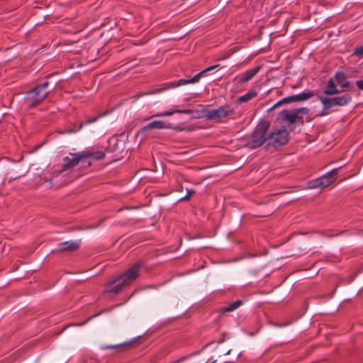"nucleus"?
Here are the masks:
<instances>
[{
    "instance_id": "obj_34",
    "label": "nucleus",
    "mask_w": 363,
    "mask_h": 363,
    "mask_svg": "<svg viewBox=\"0 0 363 363\" xmlns=\"http://www.w3.org/2000/svg\"><path fill=\"white\" fill-rule=\"evenodd\" d=\"M67 159H68V157H65L64 158V160H65V161H66Z\"/></svg>"
},
{
    "instance_id": "obj_27",
    "label": "nucleus",
    "mask_w": 363,
    "mask_h": 363,
    "mask_svg": "<svg viewBox=\"0 0 363 363\" xmlns=\"http://www.w3.org/2000/svg\"><path fill=\"white\" fill-rule=\"evenodd\" d=\"M289 103L288 101V99H287V97H285L284 99H282L281 100L279 101L277 103H276L272 107L271 109H274L276 107H278L284 104H288Z\"/></svg>"
},
{
    "instance_id": "obj_2",
    "label": "nucleus",
    "mask_w": 363,
    "mask_h": 363,
    "mask_svg": "<svg viewBox=\"0 0 363 363\" xmlns=\"http://www.w3.org/2000/svg\"><path fill=\"white\" fill-rule=\"evenodd\" d=\"M142 267L143 264L141 262L135 263L123 274L111 279L108 282V285H113L119 281H122L123 284H125L127 286H130L139 277V272Z\"/></svg>"
},
{
    "instance_id": "obj_14",
    "label": "nucleus",
    "mask_w": 363,
    "mask_h": 363,
    "mask_svg": "<svg viewBox=\"0 0 363 363\" xmlns=\"http://www.w3.org/2000/svg\"><path fill=\"white\" fill-rule=\"evenodd\" d=\"M140 338V336L135 338H133L129 341L124 342L123 343L117 344V345H103L100 347L101 350H108V349H121V350H126L129 346L134 344L138 339Z\"/></svg>"
},
{
    "instance_id": "obj_25",
    "label": "nucleus",
    "mask_w": 363,
    "mask_h": 363,
    "mask_svg": "<svg viewBox=\"0 0 363 363\" xmlns=\"http://www.w3.org/2000/svg\"><path fill=\"white\" fill-rule=\"evenodd\" d=\"M353 54L358 57H362L363 56V45L355 48Z\"/></svg>"
},
{
    "instance_id": "obj_26",
    "label": "nucleus",
    "mask_w": 363,
    "mask_h": 363,
    "mask_svg": "<svg viewBox=\"0 0 363 363\" xmlns=\"http://www.w3.org/2000/svg\"><path fill=\"white\" fill-rule=\"evenodd\" d=\"M289 103L288 101V99H287V97H285L284 99H282L281 100L279 101L277 103H276L272 107L271 109H274L276 107H278L284 104H288Z\"/></svg>"
},
{
    "instance_id": "obj_16",
    "label": "nucleus",
    "mask_w": 363,
    "mask_h": 363,
    "mask_svg": "<svg viewBox=\"0 0 363 363\" xmlns=\"http://www.w3.org/2000/svg\"><path fill=\"white\" fill-rule=\"evenodd\" d=\"M84 49V43L77 40L74 43H71L69 40V53L79 54Z\"/></svg>"
},
{
    "instance_id": "obj_31",
    "label": "nucleus",
    "mask_w": 363,
    "mask_h": 363,
    "mask_svg": "<svg viewBox=\"0 0 363 363\" xmlns=\"http://www.w3.org/2000/svg\"><path fill=\"white\" fill-rule=\"evenodd\" d=\"M60 250H67L68 249V242H64L60 244Z\"/></svg>"
},
{
    "instance_id": "obj_35",
    "label": "nucleus",
    "mask_w": 363,
    "mask_h": 363,
    "mask_svg": "<svg viewBox=\"0 0 363 363\" xmlns=\"http://www.w3.org/2000/svg\"><path fill=\"white\" fill-rule=\"evenodd\" d=\"M37 184L41 183V180L36 182Z\"/></svg>"
},
{
    "instance_id": "obj_15",
    "label": "nucleus",
    "mask_w": 363,
    "mask_h": 363,
    "mask_svg": "<svg viewBox=\"0 0 363 363\" xmlns=\"http://www.w3.org/2000/svg\"><path fill=\"white\" fill-rule=\"evenodd\" d=\"M175 113L191 114L193 113V111L190 110V109H183V110L174 109V110L167 111L160 113H155L153 116H152V117L169 116L173 115Z\"/></svg>"
},
{
    "instance_id": "obj_3",
    "label": "nucleus",
    "mask_w": 363,
    "mask_h": 363,
    "mask_svg": "<svg viewBox=\"0 0 363 363\" xmlns=\"http://www.w3.org/2000/svg\"><path fill=\"white\" fill-rule=\"evenodd\" d=\"M269 124L266 122L259 123L252 134V140L247 145L255 149L262 145L265 142L268 143L269 133Z\"/></svg>"
},
{
    "instance_id": "obj_8",
    "label": "nucleus",
    "mask_w": 363,
    "mask_h": 363,
    "mask_svg": "<svg viewBox=\"0 0 363 363\" xmlns=\"http://www.w3.org/2000/svg\"><path fill=\"white\" fill-rule=\"evenodd\" d=\"M233 113H234V109L229 105H225L221 106L216 109L208 111L205 116L208 120L219 122L223 118Z\"/></svg>"
},
{
    "instance_id": "obj_4",
    "label": "nucleus",
    "mask_w": 363,
    "mask_h": 363,
    "mask_svg": "<svg viewBox=\"0 0 363 363\" xmlns=\"http://www.w3.org/2000/svg\"><path fill=\"white\" fill-rule=\"evenodd\" d=\"M219 67H220V65H218V64L211 66V67L206 68V69L203 70L202 72L198 73L197 74H196L194 77H192L190 79H180L177 82H169V83L164 84L162 86V87L157 89L155 91L150 92L149 94H157V93L162 92L164 90H167L169 89H173V88H175V87H177L179 86L186 85L187 84H191V83L193 84V83L197 82L202 76L206 75L209 72L214 70L215 69H216Z\"/></svg>"
},
{
    "instance_id": "obj_36",
    "label": "nucleus",
    "mask_w": 363,
    "mask_h": 363,
    "mask_svg": "<svg viewBox=\"0 0 363 363\" xmlns=\"http://www.w3.org/2000/svg\"><path fill=\"white\" fill-rule=\"evenodd\" d=\"M216 360H213L212 362L211 363H216Z\"/></svg>"
},
{
    "instance_id": "obj_19",
    "label": "nucleus",
    "mask_w": 363,
    "mask_h": 363,
    "mask_svg": "<svg viewBox=\"0 0 363 363\" xmlns=\"http://www.w3.org/2000/svg\"><path fill=\"white\" fill-rule=\"evenodd\" d=\"M337 84L342 88L347 87L350 85V82L346 79V77L342 72H337L335 75Z\"/></svg>"
},
{
    "instance_id": "obj_7",
    "label": "nucleus",
    "mask_w": 363,
    "mask_h": 363,
    "mask_svg": "<svg viewBox=\"0 0 363 363\" xmlns=\"http://www.w3.org/2000/svg\"><path fill=\"white\" fill-rule=\"evenodd\" d=\"M309 109L306 107L294 110H283L280 112V117L283 121L289 125L298 121L303 122V116L308 115Z\"/></svg>"
},
{
    "instance_id": "obj_1",
    "label": "nucleus",
    "mask_w": 363,
    "mask_h": 363,
    "mask_svg": "<svg viewBox=\"0 0 363 363\" xmlns=\"http://www.w3.org/2000/svg\"><path fill=\"white\" fill-rule=\"evenodd\" d=\"M72 157L69 159V169L75 166H79V169H83L89 167L92 160L103 159L105 157V153L101 150L89 149L72 154Z\"/></svg>"
},
{
    "instance_id": "obj_10",
    "label": "nucleus",
    "mask_w": 363,
    "mask_h": 363,
    "mask_svg": "<svg viewBox=\"0 0 363 363\" xmlns=\"http://www.w3.org/2000/svg\"><path fill=\"white\" fill-rule=\"evenodd\" d=\"M338 169L335 168L330 172L319 177L321 189L328 186L330 184L335 181L336 175L337 174Z\"/></svg>"
},
{
    "instance_id": "obj_22",
    "label": "nucleus",
    "mask_w": 363,
    "mask_h": 363,
    "mask_svg": "<svg viewBox=\"0 0 363 363\" xmlns=\"http://www.w3.org/2000/svg\"><path fill=\"white\" fill-rule=\"evenodd\" d=\"M67 168H68V163H65L63 164V169L60 172V174H62V177L64 178V180L62 182H60V180L58 179V177H60V175L55 176V182L56 183L59 182V185H63V184H67V174L65 172H66Z\"/></svg>"
},
{
    "instance_id": "obj_33",
    "label": "nucleus",
    "mask_w": 363,
    "mask_h": 363,
    "mask_svg": "<svg viewBox=\"0 0 363 363\" xmlns=\"http://www.w3.org/2000/svg\"><path fill=\"white\" fill-rule=\"evenodd\" d=\"M231 351H232L231 350H228V351L225 352V355H228V354H230V352H231Z\"/></svg>"
},
{
    "instance_id": "obj_5",
    "label": "nucleus",
    "mask_w": 363,
    "mask_h": 363,
    "mask_svg": "<svg viewBox=\"0 0 363 363\" xmlns=\"http://www.w3.org/2000/svg\"><path fill=\"white\" fill-rule=\"evenodd\" d=\"M49 83L45 82L28 92L26 101L29 107H34L42 102L48 96L49 91L46 89Z\"/></svg>"
},
{
    "instance_id": "obj_30",
    "label": "nucleus",
    "mask_w": 363,
    "mask_h": 363,
    "mask_svg": "<svg viewBox=\"0 0 363 363\" xmlns=\"http://www.w3.org/2000/svg\"><path fill=\"white\" fill-rule=\"evenodd\" d=\"M355 84L359 89L363 91V79L356 81Z\"/></svg>"
},
{
    "instance_id": "obj_18",
    "label": "nucleus",
    "mask_w": 363,
    "mask_h": 363,
    "mask_svg": "<svg viewBox=\"0 0 363 363\" xmlns=\"http://www.w3.org/2000/svg\"><path fill=\"white\" fill-rule=\"evenodd\" d=\"M325 95H334L340 93V91L336 88L333 79H330L328 82V87L323 91Z\"/></svg>"
},
{
    "instance_id": "obj_20",
    "label": "nucleus",
    "mask_w": 363,
    "mask_h": 363,
    "mask_svg": "<svg viewBox=\"0 0 363 363\" xmlns=\"http://www.w3.org/2000/svg\"><path fill=\"white\" fill-rule=\"evenodd\" d=\"M242 301L241 300H237L232 304H230L229 306L223 308L221 311V314L235 311L239 306H240L242 305Z\"/></svg>"
},
{
    "instance_id": "obj_11",
    "label": "nucleus",
    "mask_w": 363,
    "mask_h": 363,
    "mask_svg": "<svg viewBox=\"0 0 363 363\" xmlns=\"http://www.w3.org/2000/svg\"><path fill=\"white\" fill-rule=\"evenodd\" d=\"M171 124L162 121H153L143 128V131L146 132L152 129H169Z\"/></svg>"
},
{
    "instance_id": "obj_12",
    "label": "nucleus",
    "mask_w": 363,
    "mask_h": 363,
    "mask_svg": "<svg viewBox=\"0 0 363 363\" xmlns=\"http://www.w3.org/2000/svg\"><path fill=\"white\" fill-rule=\"evenodd\" d=\"M261 66H257L253 69L245 71L240 77L238 83L242 85L250 81L259 72Z\"/></svg>"
},
{
    "instance_id": "obj_24",
    "label": "nucleus",
    "mask_w": 363,
    "mask_h": 363,
    "mask_svg": "<svg viewBox=\"0 0 363 363\" xmlns=\"http://www.w3.org/2000/svg\"><path fill=\"white\" fill-rule=\"evenodd\" d=\"M81 240L77 239L74 240H69V251L77 250L81 245Z\"/></svg>"
},
{
    "instance_id": "obj_13",
    "label": "nucleus",
    "mask_w": 363,
    "mask_h": 363,
    "mask_svg": "<svg viewBox=\"0 0 363 363\" xmlns=\"http://www.w3.org/2000/svg\"><path fill=\"white\" fill-rule=\"evenodd\" d=\"M315 95L313 91H307L298 94L291 95L287 97L289 103L295 101H304Z\"/></svg>"
},
{
    "instance_id": "obj_21",
    "label": "nucleus",
    "mask_w": 363,
    "mask_h": 363,
    "mask_svg": "<svg viewBox=\"0 0 363 363\" xmlns=\"http://www.w3.org/2000/svg\"><path fill=\"white\" fill-rule=\"evenodd\" d=\"M256 96H257V92L250 91L247 93H246L245 94L240 96L237 99V101H238V103L247 102V101H248L249 100L252 99L253 97H255Z\"/></svg>"
},
{
    "instance_id": "obj_32",
    "label": "nucleus",
    "mask_w": 363,
    "mask_h": 363,
    "mask_svg": "<svg viewBox=\"0 0 363 363\" xmlns=\"http://www.w3.org/2000/svg\"><path fill=\"white\" fill-rule=\"evenodd\" d=\"M98 117L97 118H94L93 119H91V120H88L86 122V124H90L91 123H94V121H96L97 120Z\"/></svg>"
},
{
    "instance_id": "obj_28",
    "label": "nucleus",
    "mask_w": 363,
    "mask_h": 363,
    "mask_svg": "<svg viewBox=\"0 0 363 363\" xmlns=\"http://www.w3.org/2000/svg\"><path fill=\"white\" fill-rule=\"evenodd\" d=\"M194 193H195V191L194 190L187 189L186 195L184 197L182 198L180 200L188 199Z\"/></svg>"
},
{
    "instance_id": "obj_9",
    "label": "nucleus",
    "mask_w": 363,
    "mask_h": 363,
    "mask_svg": "<svg viewBox=\"0 0 363 363\" xmlns=\"http://www.w3.org/2000/svg\"><path fill=\"white\" fill-rule=\"evenodd\" d=\"M289 140V133L285 129L269 133L268 146L279 147L285 145Z\"/></svg>"
},
{
    "instance_id": "obj_23",
    "label": "nucleus",
    "mask_w": 363,
    "mask_h": 363,
    "mask_svg": "<svg viewBox=\"0 0 363 363\" xmlns=\"http://www.w3.org/2000/svg\"><path fill=\"white\" fill-rule=\"evenodd\" d=\"M308 187L311 189H318V188L321 189V185L320 183L319 178L309 181L308 182Z\"/></svg>"
},
{
    "instance_id": "obj_17",
    "label": "nucleus",
    "mask_w": 363,
    "mask_h": 363,
    "mask_svg": "<svg viewBox=\"0 0 363 363\" xmlns=\"http://www.w3.org/2000/svg\"><path fill=\"white\" fill-rule=\"evenodd\" d=\"M120 283L116 284L115 286L112 287V288H110L112 285H108V283L106 284V289H105V293H113V294H118L120 293L122 289L125 287H127V286L125 284H123V281H119Z\"/></svg>"
},
{
    "instance_id": "obj_6",
    "label": "nucleus",
    "mask_w": 363,
    "mask_h": 363,
    "mask_svg": "<svg viewBox=\"0 0 363 363\" xmlns=\"http://www.w3.org/2000/svg\"><path fill=\"white\" fill-rule=\"evenodd\" d=\"M318 99L323 104V110L320 116H325L328 114V110L333 106H344L352 100V97L350 94H345L333 98H327L325 96H319Z\"/></svg>"
},
{
    "instance_id": "obj_29",
    "label": "nucleus",
    "mask_w": 363,
    "mask_h": 363,
    "mask_svg": "<svg viewBox=\"0 0 363 363\" xmlns=\"http://www.w3.org/2000/svg\"><path fill=\"white\" fill-rule=\"evenodd\" d=\"M83 127V123H80V125H79V127L77 128H69V133H76L79 130H80Z\"/></svg>"
}]
</instances>
